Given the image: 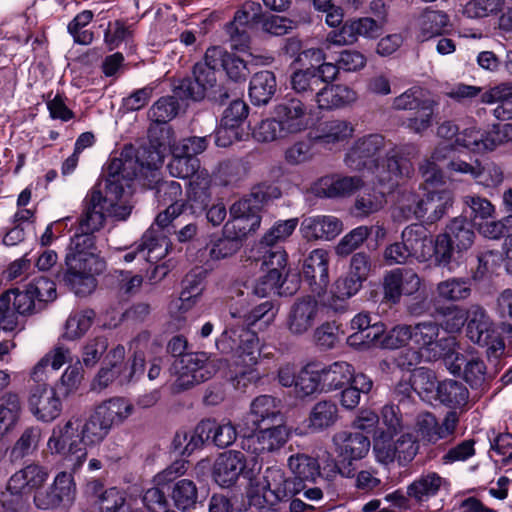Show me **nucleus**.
<instances>
[{
  "instance_id": "29",
  "label": "nucleus",
  "mask_w": 512,
  "mask_h": 512,
  "mask_svg": "<svg viewBox=\"0 0 512 512\" xmlns=\"http://www.w3.org/2000/svg\"><path fill=\"white\" fill-rule=\"evenodd\" d=\"M49 472L47 468L39 464H29L16 471L9 479L13 489H20L29 498L43 488L47 482Z\"/></svg>"
},
{
  "instance_id": "57",
  "label": "nucleus",
  "mask_w": 512,
  "mask_h": 512,
  "mask_svg": "<svg viewBox=\"0 0 512 512\" xmlns=\"http://www.w3.org/2000/svg\"><path fill=\"white\" fill-rule=\"evenodd\" d=\"M438 107V102L433 99H424L418 111L411 117H408L404 126L416 134H422L428 130L434 120L435 111Z\"/></svg>"
},
{
  "instance_id": "40",
  "label": "nucleus",
  "mask_w": 512,
  "mask_h": 512,
  "mask_svg": "<svg viewBox=\"0 0 512 512\" xmlns=\"http://www.w3.org/2000/svg\"><path fill=\"white\" fill-rule=\"evenodd\" d=\"M250 416L255 427L266 422L271 424L282 422L279 402L270 395H261L252 401Z\"/></svg>"
},
{
  "instance_id": "36",
  "label": "nucleus",
  "mask_w": 512,
  "mask_h": 512,
  "mask_svg": "<svg viewBox=\"0 0 512 512\" xmlns=\"http://www.w3.org/2000/svg\"><path fill=\"white\" fill-rule=\"evenodd\" d=\"M199 431L206 434L209 441L218 448L231 446L237 438V429L230 420L221 422L215 419L202 420L199 423Z\"/></svg>"
},
{
  "instance_id": "16",
  "label": "nucleus",
  "mask_w": 512,
  "mask_h": 512,
  "mask_svg": "<svg viewBox=\"0 0 512 512\" xmlns=\"http://www.w3.org/2000/svg\"><path fill=\"white\" fill-rule=\"evenodd\" d=\"M86 208L80 218L78 231L93 235L102 228L106 217L125 219L129 211L123 208L124 213L116 212L111 200L103 198L100 190L93 189L88 195Z\"/></svg>"
},
{
  "instance_id": "23",
  "label": "nucleus",
  "mask_w": 512,
  "mask_h": 512,
  "mask_svg": "<svg viewBox=\"0 0 512 512\" xmlns=\"http://www.w3.org/2000/svg\"><path fill=\"white\" fill-rule=\"evenodd\" d=\"M350 328L354 332L347 337V345L357 349L374 347L385 332L382 322H371L367 312L356 314L350 321Z\"/></svg>"
},
{
  "instance_id": "7",
  "label": "nucleus",
  "mask_w": 512,
  "mask_h": 512,
  "mask_svg": "<svg viewBox=\"0 0 512 512\" xmlns=\"http://www.w3.org/2000/svg\"><path fill=\"white\" fill-rule=\"evenodd\" d=\"M124 156V153H122L121 157H115L109 161L107 166L108 179L106 185V195L103 196V198H107L108 200L112 201V203L115 205L116 212L119 213L125 212L123 210L124 207L117 204V201L121 198L124 192V187L120 183L121 179L132 180L135 178L137 176L139 166L144 167L146 165L149 169H155L159 164L162 163V159L159 153H154L151 161H148L147 163L141 162L140 164L138 163V160H133L131 158L127 159L124 158ZM125 208L129 211V213L131 212L130 208Z\"/></svg>"
},
{
  "instance_id": "45",
  "label": "nucleus",
  "mask_w": 512,
  "mask_h": 512,
  "mask_svg": "<svg viewBox=\"0 0 512 512\" xmlns=\"http://www.w3.org/2000/svg\"><path fill=\"white\" fill-rule=\"evenodd\" d=\"M276 91V78L270 71H260L253 75L249 85V96L254 105H265Z\"/></svg>"
},
{
  "instance_id": "12",
  "label": "nucleus",
  "mask_w": 512,
  "mask_h": 512,
  "mask_svg": "<svg viewBox=\"0 0 512 512\" xmlns=\"http://www.w3.org/2000/svg\"><path fill=\"white\" fill-rule=\"evenodd\" d=\"M335 452L339 457L338 470L345 478H354V461L365 458L370 450V440L360 432L338 431L332 437Z\"/></svg>"
},
{
  "instance_id": "64",
  "label": "nucleus",
  "mask_w": 512,
  "mask_h": 512,
  "mask_svg": "<svg viewBox=\"0 0 512 512\" xmlns=\"http://www.w3.org/2000/svg\"><path fill=\"white\" fill-rule=\"evenodd\" d=\"M197 496L195 483L188 479L178 481L172 491L175 506L180 510H187L193 507L196 504Z\"/></svg>"
},
{
  "instance_id": "8",
  "label": "nucleus",
  "mask_w": 512,
  "mask_h": 512,
  "mask_svg": "<svg viewBox=\"0 0 512 512\" xmlns=\"http://www.w3.org/2000/svg\"><path fill=\"white\" fill-rule=\"evenodd\" d=\"M260 471L261 465L256 460H251L250 464L242 452L230 450L220 454L216 459L213 466V478L219 486L231 487L242 476L248 481L250 487Z\"/></svg>"
},
{
  "instance_id": "34",
  "label": "nucleus",
  "mask_w": 512,
  "mask_h": 512,
  "mask_svg": "<svg viewBox=\"0 0 512 512\" xmlns=\"http://www.w3.org/2000/svg\"><path fill=\"white\" fill-rule=\"evenodd\" d=\"M467 337L475 344L485 343L489 333L495 329L494 322L486 310L477 304L470 305L467 309Z\"/></svg>"
},
{
  "instance_id": "18",
  "label": "nucleus",
  "mask_w": 512,
  "mask_h": 512,
  "mask_svg": "<svg viewBox=\"0 0 512 512\" xmlns=\"http://www.w3.org/2000/svg\"><path fill=\"white\" fill-rule=\"evenodd\" d=\"M289 438V432L282 423H275L271 427L244 437L241 446L243 450L256 456L272 453L281 449Z\"/></svg>"
},
{
  "instance_id": "20",
  "label": "nucleus",
  "mask_w": 512,
  "mask_h": 512,
  "mask_svg": "<svg viewBox=\"0 0 512 512\" xmlns=\"http://www.w3.org/2000/svg\"><path fill=\"white\" fill-rule=\"evenodd\" d=\"M320 304L312 296L298 298L291 306L286 327L290 334L302 336L306 334L319 319Z\"/></svg>"
},
{
  "instance_id": "33",
  "label": "nucleus",
  "mask_w": 512,
  "mask_h": 512,
  "mask_svg": "<svg viewBox=\"0 0 512 512\" xmlns=\"http://www.w3.org/2000/svg\"><path fill=\"white\" fill-rule=\"evenodd\" d=\"M133 404L123 397H112L97 405L93 412L110 429L123 423L133 413Z\"/></svg>"
},
{
  "instance_id": "3",
  "label": "nucleus",
  "mask_w": 512,
  "mask_h": 512,
  "mask_svg": "<svg viewBox=\"0 0 512 512\" xmlns=\"http://www.w3.org/2000/svg\"><path fill=\"white\" fill-rule=\"evenodd\" d=\"M313 125V114L301 99L286 95L274 105L272 117L258 123L253 138L262 143L287 139L308 130Z\"/></svg>"
},
{
  "instance_id": "39",
  "label": "nucleus",
  "mask_w": 512,
  "mask_h": 512,
  "mask_svg": "<svg viewBox=\"0 0 512 512\" xmlns=\"http://www.w3.org/2000/svg\"><path fill=\"white\" fill-rule=\"evenodd\" d=\"M239 249V242L224 235L210 240L206 249L200 252V262L205 271L213 269V263L234 255Z\"/></svg>"
},
{
  "instance_id": "60",
  "label": "nucleus",
  "mask_w": 512,
  "mask_h": 512,
  "mask_svg": "<svg viewBox=\"0 0 512 512\" xmlns=\"http://www.w3.org/2000/svg\"><path fill=\"white\" fill-rule=\"evenodd\" d=\"M476 173L474 180L477 184L486 188H495L502 184L504 181V172L501 166L495 162H486L481 164L479 160H476Z\"/></svg>"
},
{
  "instance_id": "17",
  "label": "nucleus",
  "mask_w": 512,
  "mask_h": 512,
  "mask_svg": "<svg viewBox=\"0 0 512 512\" xmlns=\"http://www.w3.org/2000/svg\"><path fill=\"white\" fill-rule=\"evenodd\" d=\"M35 298L27 285L24 290L13 288L0 295V324L4 331H13L18 325V315L32 312Z\"/></svg>"
},
{
  "instance_id": "30",
  "label": "nucleus",
  "mask_w": 512,
  "mask_h": 512,
  "mask_svg": "<svg viewBox=\"0 0 512 512\" xmlns=\"http://www.w3.org/2000/svg\"><path fill=\"white\" fill-rule=\"evenodd\" d=\"M401 238L412 258L424 262L432 257V238L422 225L407 226L402 231Z\"/></svg>"
},
{
  "instance_id": "35",
  "label": "nucleus",
  "mask_w": 512,
  "mask_h": 512,
  "mask_svg": "<svg viewBox=\"0 0 512 512\" xmlns=\"http://www.w3.org/2000/svg\"><path fill=\"white\" fill-rule=\"evenodd\" d=\"M354 126L343 119H332L320 124L314 140L324 146L347 142L354 134Z\"/></svg>"
},
{
  "instance_id": "47",
  "label": "nucleus",
  "mask_w": 512,
  "mask_h": 512,
  "mask_svg": "<svg viewBox=\"0 0 512 512\" xmlns=\"http://www.w3.org/2000/svg\"><path fill=\"white\" fill-rule=\"evenodd\" d=\"M444 233L458 252L468 250L475 238L472 224L464 217L453 218L446 226Z\"/></svg>"
},
{
  "instance_id": "14",
  "label": "nucleus",
  "mask_w": 512,
  "mask_h": 512,
  "mask_svg": "<svg viewBox=\"0 0 512 512\" xmlns=\"http://www.w3.org/2000/svg\"><path fill=\"white\" fill-rule=\"evenodd\" d=\"M74 472L61 471L56 474L51 485L36 492L33 502L41 510H54L69 507L76 494Z\"/></svg>"
},
{
  "instance_id": "56",
  "label": "nucleus",
  "mask_w": 512,
  "mask_h": 512,
  "mask_svg": "<svg viewBox=\"0 0 512 512\" xmlns=\"http://www.w3.org/2000/svg\"><path fill=\"white\" fill-rule=\"evenodd\" d=\"M488 131H481L477 127L466 128L455 139V145L466 148L474 153L492 151Z\"/></svg>"
},
{
  "instance_id": "48",
  "label": "nucleus",
  "mask_w": 512,
  "mask_h": 512,
  "mask_svg": "<svg viewBox=\"0 0 512 512\" xmlns=\"http://www.w3.org/2000/svg\"><path fill=\"white\" fill-rule=\"evenodd\" d=\"M295 392L301 398L324 392L321 372L315 363H307L301 368L297 374Z\"/></svg>"
},
{
  "instance_id": "49",
  "label": "nucleus",
  "mask_w": 512,
  "mask_h": 512,
  "mask_svg": "<svg viewBox=\"0 0 512 512\" xmlns=\"http://www.w3.org/2000/svg\"><path fill=\"white\" fill-rule=\"evenodd\" d=\"M93 512H141L126 501V493L116 487L102 492L93 505Z\"/></svg>"
},
{
  "instance_id": "27",
  "label": "nucleus",
  "mask_w": 512,
  "mask_h": 512,
  "mask_svg": "<svg viewBox=\"0 0 512 512\" xmlns=\"http://www.w3.org/2000/svg\"><path fill=\"white\" fill-rule=\"evenodd\" d=\"M362 185L363 180L359 176H325L314 184L313 191L319 197H346Z\"/></svg>"
},
{
  "instance_id": "59",
  "label": "nucleus",
  "mask_w": 512,
  "mask_h": 512,
  "mask_svg": "<svg viewBox=\"0 0 512 512\" xmlns=\"http://www.w3.org/2000/svg\"><path fill=\"white\" fill-rule=\"evenodd\" d=\"M167 168L171 176L183 179L190 178L202 170L197 157H189L183 153H178L176 148H173L172 159Z\"/></svg>"
},
{
  "instance_id": "44",
  "label": "nucleus",
  "mask_w": 512,
  "mask_h": 512,
  "mask_svg": "<svg viewBox=\"0 0 512 512\" xmlns=\"http://www.w3.org/2000/svg\"><path fill=\"white\" fill-rule=\"evenodd\" d=\"M110 431L111 429L93 411L84 420L79 417V433L86 450L101 444Z\"/></svg>"
},
{
  "instance_id": "2",
  "label": "nucleus",
  "mask_w": 512,
  "mask_h": 512,
  "mask_svg": "<svg viewBox=\"0 0 512 512\" xmlns=\"http://www.w3.org/2000/svg\"><path fill=\"white\" fill-rule=\"evenodd\" d=\"M217 350L231 355L235 370L230 371L228 379L236 389H245L256 382L259 374L254 369L261 356L259 338L253 331L247 329H225L216 340Z\"/></svg>"
},
{
  "instance_id": "26",
  "label": "nucleus",
  "mask_w": 512,
  "mask_h": 512,
  "mask_svg": "<svg viewBox=\"0 0 512 512\" xmlns=\"http://www.w3.org/2000/svg\"><path fill=\"white\" fill-rule=\"evenodd\" d=\"M277 312L278 310L275 308L274 303L268 300L253 307L249 311L242 309L230 311L231 320L226 329L233 327L235 329H247L251 331L249 328L257 323L267 327L274 322Z\"/></svg>"
},
{
  "instance_id": "55",
  "label": "nucleus",
  "mask_w": 512,
  "mask_h": 512,
  "mask_svg": "<svg viewBox=\"0 0 512 512\" xmlns=\"http://www.w3.org/2000/svg\"><path fill=\"white\" fill-rule=\"evenodd\" d=\"M410 381L411 385H405V389L413 390L425 401H430L435 392L437 393L436 376L430 369L425 367L416 369L412 373Z\"/></svg>"
},
{
  "instance_id": "54",
  "label": "nucleus",
  "mask_w": 512,
  "mask_h": 512,
  "mask_svg": "<svg viewBox=\"0 0 512 512\" xmlns=\"http://www.w3.org/2000/svg\"><path fill=\"white\" fill-rule=\"evenodd\" d=\"M95 312L86 309L71 313L64 325L61 339L74 341L81 338L92 326Z\"/></svg>"
},
{
  "instance_id": "46",
  "label": "nucleus",
  "mask_w": 512,
  "mask_h": 512,
  "mask_svg": "<svg viewBox=\"0 0 512 512\" xmlns=\"http://www.w3.org/2000/svg\"><path fill=\"white\" fill-rule=\"evenodd\" d=\"M221 55V47H210L206 50L204 61L194 65V77H196L197 81L202 83L207 90L211 89L216 84V70L219 68Z\"/></svg>"
},
{
  "instance_id": "6",
  "label": "nucleus",
  "mask_w": 512,
  "mask_h": 512,
  "mask_svg": "<svg viewBox=\"0 0 512 512\" xmlns=\"http://www.w3.org/2000/svg\"><path fill=\"white\" fill-rule=\"evenodd\" d=\"M47 449L51 455L71 462L72 472H77L83 466L88 452L80 437L78 416H72L53 427L47 441Z\"/></svg>"
},
{
  "instance_id": "53",
  "label": "nucleus",
  "mask_w": 512,
  "mask_h": 512,
  "mask_svg": "<svg viewBox=\"0 0 512 512\" xmlns=\"http://www.w3.org/2000/svg\"><path fill=\"white\" fill-rule=\"evenodd\" d=\"M363 283L349 274L345 277L338 278L331 290V297L328 300V305L333 310L337 311L342 307L347 299L356 295L362 288Z\"/></svg>"
},
{
  "instance_id": "31",
  "label": "nucleus",
  "mask_w": 512,
  "mask_h": 512,
  "mask_svg": "<svg viewBox=\"0 0 512 512\" xmlns=\"http://www.w3.org/2000/svg\"><path fill=\"white\" fill-rule=\"evenodd\" d=\"M481 103L496 104L493 116L499 121L512 120V82H503L481 94Z\"/></svg>"
},
{
  "instance_id": "1",
  "label": "nucleus",
  "mask_w": 512,
  "mask_h": 512,
  "mask_svg": "<svg viewBox=\"0 0 512 512\" xmlns=\"http://www.w3.org/2000/svg\"><path fill=\"white\" fill-rule=\"evenodd\" d=\"M386 142L380 134L358 138L345 156L346 166L355 171L367 170L380 186L393 190L400 179L413 173L411 161L404 157V148L393 145L385 149Z\"/></svg>"
},
{
  "instance_id": "22",
  "label": "nucleus",
  "mask_w": 512,
  "mask_h": 512,
  "mask_svg": "<svg viewBox=\"0 0 512 512\" xmlns=\"http://www.w3.org/2000/svg\"><path fill=\"white\" fill-rule=\"evenodd\" d=\"M329 252L322 248L312 250L305 258L302 275L311 291L320 296L329 283Z\"/></svg>"
},
{
  "instance_id": "52",
  "label": "nucleus",
  "mask_w": 512,
  "mask_h": 512,
  "mask_svg": "<svg viewBox=\"0 0 512 512\" xmlns=\"http://www.w3.org/2000/svg\"><path fill=\"white\" fill-rule=\"evenodd\" d=\"M210 187L211 177L206 169H202L190 177L187 188L188 199L197 208L206 207L211 197Z\"/></svg>"
},
{
  "instance_id": "51",
  "label": "nucleus",
  "mask_w": 512,
  "mask_h": 512,
  "mask_svg": "<svg viewBox=\"0 0 512 512\" xmlns=\"http://www.w3.org/2000/svg\"><path fill=\"white\" fill-rule=\"evenodd\" d=\"M288 467L295 479L300 482H315L320 476L318 460L306 454L291 455L288 459Z\"/></svg>"
},
{
  "instance_id": "62",
  "label": "nucleus",
  "mask_w": 512,
  "mask_h": 512,
  "mask_svg": "<svg viewBox=\"0 0 512 512\" xmlns=\"http://www.w3.org/2000/svg\"><path fill=\"white\" fill-rule=\"evenodd\" d=\"M203 290L201 279L195 275L188 274L183 280V290L180 298L176 303V307L179 313H185L192 308L197 302L198 297L201 295Z\"/></svg>"
},
{
  "instance_id": "38",
  "label": "nucleus",
  "mask_w": 512,
  "mask_h": 512,
  "mask_svg": "<svg viewBox=\"0 0 512 512\" xmlns=\"http://www.w3.org/2000/svg\"><path fill=\"white\" fill-rule=\"evenodd\" d=\"M447 483V480L436 472L423 473L407 487V495L417 502H424L437 495Z\"/></svg>"
},
{
  "instance_id": "43",
  "label": "nucleus",
  "mask_w": 512,
  "mask_h": 512,
  "mask_svg": "<svg viewBox=\"0 0 512 512\" xmlns=\"http://www.w3.org/2000/svg\"><path fill=\"white\" fill-rule=\"evenodd\" d=\"M450 25L449 16L440 10L426 9L419 18V38L422 41L440 36Z\"/></svg>"
},
{
  "instance_id": "21",
  "label": "nucleus",
  "mask_w": 512,
  "mask_h": 512,
  "mask_svg": "<svg viewBox=\"0 0 512 512\" xmlns=\"http://www.w3.org/2000/svg\"><path fill=\"white\" fill-rule=\"evenodd\" d=\"M28 407L33 416L42 422H52L62 412V402L48 384L36 385L30 390Z\"/></svg>"
},
{
  "instance_id": "37",
  "label": "nucleus",
  "mask_w": 512,
  "mask_h": 512,
  "mask_svg": "<svg viewBox=\"0 0 512 512\" xmlns=\"http://www.w3.org/2000/svg\"><path fill=\"white\" fill-rule=\"evenodd\" d=\"M324 392H332L352 382L354 367L346 361H335L320 369Z\"/></svg>"
},
{
  "instance_id": "61",
  "label": "nucleus",
  "mask_w": 512,
  "mask_h": 512,
  "mask_svg": "<svg viewBox=\"0 0 512 512\" xmlns=\"http://www.w3.org/2000/svg\"><path fill=\"white\" fill-rule=\"evenodd\" d=\"M342 334L335 322H324L314 330L313 342L320 350H331L337 346Z\"/></svg>"
},
{
  "instance_id": "5",
  "label": "nucleus",
  "mask_w": 512,
  "mask_h": 512,
  "mask_svg": "<svg viewBox=\"0 0 512 512\" xmlns=\"http://www.w3.org/2000/svg\"><path fill=\"white\" fill-rule=\"evenodd\" d=\"M452 204L453 194L446 189L430 191L422 199L412 191H404L393 211V218L396 221L425 219L433 224L447 213Z\"/></svg>"
},
{
  "instance_id": "4",
  "label": "nucleus",
  "mask_w": 512,
  "mask_h": 512,
  "mask_svg": "<svg viewBox=\"0 0 512 512\" xmlns=\"http://www.w3.org/2000/svg\"><path fill=\"white\" fill-rule=\"evenodd\" d=\"M422 284V279L413 269L395 268L387 271L382 282L384 300L398 304L402 296L412 297L407 304L408 311L412 315H422L430 307L426 293H419Z\"/></svg>"
},
{
  "instance_id": "13",
  "label": "nucleus",
  "mask_w": 512,
  "mask_h": 512,
  "mask_svg": "<svg viewBox=\"0 0 512 512\" xmlns=\"http://www.w3.org/2000/svg\"><path fill=\"white\" fill-rule=\"evenodd\" d=\"M440 326L433 321L412 325V342L427 362L436 361L457 347L454 336L439 337Z\"/></svg>"
},
{
  "instance_id": "50",
  "label": "nucleus",
  "mask_w": 512,
  "mask_h": 512,
  "mask_svg": "<svg viewBox=\"0 0 512 512\" xmlns=\"http://www.w3.org/2000/svg\"><path fill=\"white\" fill-rule=\"evenodd\" d=\"M437 398L447 407L461 408L468 402L469 391L462 382L444 380L437 385Z\"/></svg>"
},
{
  "instance_id": "24",
  "label": "nucleus",
  "mask_w": 512,
  "mask_h": 512,
  "mask_svg": "<svg viewBox=\"0 0 512 512\" xmlns=\"http://www.w3.org/2000/svg\"><path fill=\"white\" fill-rule=\"evenodd\" d=\"M385 435L375 441L373 451L376 460L382 464L392 463L396 458L411 461L418 451V444L411 434H403L395 443L392 438L385 439Z\"/></svg>"
},
{
  "instance_id": "63",
  "label": "nucleus",
  "mask_w": 512,
  "mask_h": 512,
  "mask_svg": "<svg viewBox=\"0 0 512 512\" xmlns=\"http://www.w3.org/2000/svg\"><path fill=\"white\" fill-rule=\"evenodd\" d=\"M21 410L18 395L9 393L0 402V434L8 431L17 421Z\"/></svg>"
},
{
  "instance_id": "42",
  "label": "nucleus",
  "mask_w": 512,
  "mask_h": 512,
  "mask_svg": "<svg viewBox=\"0 0 512 512\" xmlns=\"http://www.w3.org/2000/svg\"><path fill=\"white\" fill-rule=\"evenodd\" d=\"M471 281L464 277H450L436 284V298L443 302H460L471 295Z\"/></svg>"
},
{
  "instance_id": "28",
  "label": "nucleus",
  "mask_w": 512,
  "mask_h": 512,
  "mask_svg": "<svg viewBox=\"0 0 512 512\" xmlns=\"http://www.w3.org/2000/svg\"><path fill=\"white\" fill-rule=\"evenodd\" d=\"M357 93L345 84H326L315 94V102L320 110L344 108L357 100Z\"/></svg>"
},
{
  "instance_id": "58",
  "label": "nucleus",
  "mask_w": 512,
  "mask_h": 512,
  "mask_svg": "<svg viewBox=\"0 0 512 512\" xmlns=\"http://www.w3.org/2000/svg\"><path fill=\"white\" fill-rule=\"evenodd\" d=\"M385 190L382 191H365L362 195L358 196L355 200L353 213L357 217H367L370 214L376 213L381 210L386 203V193L390 192L387 186H382Z\"/></svg>"
},
{
  "instance_id": "25",
  "label": "nucleus",
  "mask_w": 512,
  "mask_h": 512,
  "mask_svg": "<svg viewBox=\"0 0 512 512\" xmlns=\"http://www.w3.org/2000/svg\"><path fill=\"white\" fill-rule=\"evenodd\" d=\"M342 230V221L332 215L306 217L300 225V233L307 241H329L337 237Z\"/></svg>"
},
{
  "instance_id": "15",
  "label": "nucleus",
  "mask_w": 512,
  "mask_h": 512,
  "mask_svg": "<svg viewBox=\"0 0 512 512\" xmlns=\"http://www.w3.org/2000/svg\"><path fill=\"white\" fill-rule=\"evenodd\" d=\"M459 424V416L455 411H449L439 421L430 412L420 413L415 421V433L418 439L424 444L436 445L442 440H451Z\"/></svg>"
},
{
  "instance_id": "11",
  "label": "nucleus",
  "mask_w": 512,
  "mask_h": 512,
  "mask_svg": "<svg viewBox=\"0 0 512 512\" xmlns=\"http://www.w3.org/2000/svg\"><path fill=\"white\" fill-rule=\"evenodd\" d=\"M300 490V484L286 478L282 469L269 467L262 477L260 473L256 476L254 483L250 484L248 494L250 496L261 495L266 502L274 505L290 499Z\"/></svg>"
},
{
  "instance_id": "41",
  "label": "nucleus",
  "mask_w": 512,
  "mask_h": 512,
  "mask_svg": "<svg viewBox=\"0 0 512 512\" xmlns=\"http://www.w3.org/2000/svg\"><path fill=\"white\" fill-rule=\"evenodd\" d=\"M339 420V409L332 400H320L311 409L308 427L312 431L321 432L334 426Z\"/></svg>"
},
{
  "instance_id": "19",
  "label": "nucleus",
  "mask_w": 512,
  "mask_h": 512,
  "mask_svg": "<svg viewBox=\"0 0 512 512\" xmlns=\"http://www.w3.org/2000/svg\"><path fill=\"white\" fill-rule=\"evenodd\" d=\"M169 245L168 237L151 227L143 234L140 241L135 243L123 256V260L126 263L135 259L156 263L166 256Z\"/></svg>"
},
{
  "instance_id": "9",
  "label": "nucleus",
  "mask_w": 512,
  "mask_h": 512,
  "mask_svg": "<svg viewBox=\"0 0 512 512\" xmlns=\"http://www.w3.org/2000/svg\"><path fill=\"white\" fill-rule=\"evenodd\" d=\"M77 257L65 259L67 272L64 275V280L75 294H90L96 287L95 276L105 270V261L97 252Z\"/></svg>"
},
{
  "instance_id": "10",
  "label": "nucleus",
  "mask_w": 512,
  "mask_h": 512,
  "mask_svg": "<svg viewBox=\"0 0 512 512\" xmlns=\"http://www.w3.org/2000/svg\"><path fill=\"white\" fill-rule=\"evenodd\" d=\"M226 362L222 359L208 360L204 353H187L175 360L173 367L176 372L175 390H185L209 379L216 369Z\"/></svg>"
},
{
  "instance_id": "32",
  "label": "nucleus",
  "mask_w": 512,
  "mask_h": 512,
  "mask_svg": "<svg viewBox=\"0 0 512 512\" xmlns=\"http://www.w3.org/2000/svg\"><path fill=\"white\" fill-rule=\"evenodd\" d=\"M288 255L281 247L270 248L263 255V265L267 268L264 277L269 282V287H273L277 294H283L281 288L288 275Z\"/></svg>"
}]
</instances>
